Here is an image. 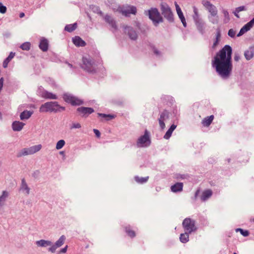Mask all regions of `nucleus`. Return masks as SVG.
<instances>
[{
    "mask_svg": "<svg viewBox=\"0 0 254 254\" xmlns=\"http://www.w3.org/2000/svg\"><path fill=\"white\" fill-rule=\"evenodd\" d=\"M228 35L231 37H234L236 35V32L232 29L229 30Z\"/></svg>",
    "mask_w": 254,
    "mask_h": 254,
    "instance_id": "obj_49",
    "label": "nucleus"
},
{
    "mask_svg": "<svg viewBox=\"0 0 254 254\" xmlns=\"http://www.w3.org/2000/svg\"><path fill=\"white\" fill-rule=\"evenodd\" d=\"M15 56V53L11 52L8 57L3 62V67L6 68L7 67L8 64L9 62L14 58Z\"/></svg>",
    "mask_w": 254,
    "mask_h": 254,
    "instance_id": "obj_27",
    "label": "nucleus"
},
{
    "mask_svg": "<svg viewBox=\"0 0 254 254\" xmlns=\"http://www.w3.org/2000/svg\"><path fill=\"white\" fill-rule=\"evenodd\" d=\"M170 127H176V126H175V125L173 124Z\"/></svg>",
    "mask_w": 254,
    "mask_h": 254,
    "instance_id": "obj_63",
    "label": "nucleus"
},
{
    "mask_svg": "<svg viewBox=\"0 0 254 254\" xmlns=\"http://www.w3.org/2000/svg\"><path fill=\"white\" fill-rule=\"evenodd\" d=\"M64 144L65 141L64 140H59L56 144V149L58 150L61 149Z\"/></svg>",
    "mask_w": 254,
    "mask_h": 254,
    "instance_id": "obj_42",
    "label": "nucleus"
},
{
    "mask_svg": "<svg viewBox=\"0 0 254 254\" xmlns=\"http://www.w3.org/2000/svg\"><path fill=\"white\" fill-rule=\"evenodd\" d=\"M30 46L31 44L29 42H25L21 45L20 48L23 50L28 51L30 49Z\"/></svg>",
    "mask_w": 254,
    "mask_h": 254,
    "instance_id": "obj_40",
    "label": "nucleus"
},
{
    "mask_svg": "<svg viewBox=\"0 0 254 254\" xmlns=\"http://www.w3.org/2000/svg\"><path fill=\"white\" fill-rule=\"evenodd\" d=\"M6 6L3 5L0 2V12L4 14L6 12Z\"/></svg>",
    "mask_w": 254,
    "mask_h": 254,
    "instance_id": "obj_46",
    "label": "nucleus"
},
{
    "mask_svg": "<svg viewBox=\"0 0 254 254\" xmlns=\"http://www.w3.org/2000/svg\"><path fill=\"white\" fill-rule=\"evenodd\" d=\"M77 111L83 116H88L94 112L92 108L84 107L77 108Z\"/></svg>",
    "mask_w": 254,
    "mask_h": 254,
    "instance_id": "obj_12",
    "label": "nucleus"
},
{
    "mask_svg": "<svg viewBox=\"0 0 254 254\" xmlns=\"http://www.w3.org/2000/svg\"><path fill=\"white\" fill-rule=\"evenodd\" d=\"M183 184L182 183H177L175 185L171 186V189L172 191L177 192L181 191L183 190Z\"/></svg>",
    "mask_w": 254,
    "mask_h": 254,
    "instance_id": "obj_21",
    "label": "nucleus"
},
{
    "mask_svg": "<svg viewBox=\"0 0 254 254\" xmlns=\"http://www.w3.org/2000/svg\"><path fill=\"white\" fill-rule=\"evenodd\" d=\"M214 116L211 115L204 118L202 121V125L204 127H208L214 120Z\"/></svg>",
    "mask_w": 254,
    "mask_h": 254,
    "instance_id": "obj_22",
    "label": "nucleus"
},
{
    "mask_svg": "<svg viewBox=\"0 0 254 254\" xmlns=\"http://www.w3.org/2000/svg\"><path fill=\"white\" fill-rule=\"evenodd\" d=\"M94 132L95 133V135L97 137H99L100 136V131L97 129H93Z\"/></svg>",
    "mask_w": 254,
    "mask_h": 254,
    "instance_id": "obj_51",
    "label": "nucleus"
},
{
    "mask_svg": "<svg viewBox=\"0 0 254 254\" xmlns=\"http://www.w3.org/2000/svg\"><path fill=\"white\" fill-rule=\"evenodd\" d=\"M232 48L228 45L223 47V78L228 77L232 69Z\"/></svg>",
    "mask_w": 254,
    "mask_h": 254,
    "instance_id": "obj_1",
    "label": "nucleus"
},
{
    "mask_svg": "<svg viewBox=\"0 0 254 254\" xmlns=\"http://www.w3.org/2000/svg\"><path fill=\"white\" fill-rule=\"evenodd\" d=\"M239 59H240V57L238 55H235L234 59L236 61H239Z\"/></svg>",
    "mask_w": 254,
    "mask_h": 254,
    "instance_id": "obj_56",
    "label": "nucleus"
},
{
    "mask_svg": "<svg viewBox=\"0 0 254 254\" xmlns=\"http://www.w3.org/2000/svg\"><path fill=\"white\" fill-rule=\"evenodd\" d=\"M82 68L89 72H94L95 71L94 63L93 61L87 58L84 57L82 59Z\"/></svg>",
    "mask_w": 254,
    "mask_h": 254,
    "instance_id": "obj_9",
    "label": "nucleus"
},
{
    "mask_svg": "<svg viewBox=\"0 0 254 254\" xmlns=\"http://www.w3.org/2000/svg\"><path fill=\"white\" fill-rule=\"evenodd\" d=\"M40 49L43 52H46L48 49V42L46 39H42L41 40L39 44Z\"/></svg>",
    "mask_w": 254,
    "mask_h": 254,
    "instance_id": "obj_25",
    "label": "nucleus"
},
{
    "mask_svg": "<svg viewBox=\"0 0 254 254\" xmlns=\"http://www.w3.org/2000/svg\"><path fill=\"white\" fill-rule=\"evenodd\" d=\"M36 244L38 247H46L52 245V242L51 241L45 240L37 241L36 242Z\"/></svg>",
    "mask_w": 254,
    "mask_h": 254,
    "instance_id": "obj_23",
    "label": "nucleus"
},
{
    "mask_svg": "<svg viewBox=\"0 0 254 254\" xmlns=\"http://www.w3.org/2000/svg\"><path fill=\"white\" fill-rule=\"evenodd\" d=\"M182 225L185 231L189 233L194 232L197 229L195 221L190 218H185L182 223Z\"/></svg>",
    "mask_w": 254,
    "mask_h": 254,
    "instance_id": "obj_6",
    "label": "nucleus"
},
{
    "mask_svg": "<svg viewBox=\"0 0 254 254\" xmlns=\"http://www.w3.org/2000/svg\"><path fill=\"white\" fill-rule=\"evenodd\" d=\"M254 25V18L242 28L240 32L238 34V36H240L244 34L245 33L250 30V29L252 28Z\"/></svg>",
    "mask_w": 254,
    "mask_h": 254,
    "instance_id": "obj_11",
    "label": "nucleus"
},
{
    "mask_svg": "<svg viewBox=\"0 0 254 254\" xmlns=\"http://www.w3.org/2000/svg\"><path fill=\"white\" fill-rule=\"evenodd\" d=\"M160 9L162 14L165 18L171 22L174 21L173 14L170 7L166 3L162 2L160 5Z\"/></svg>",
    "mask_w": 254,
    "mask_h": 254,
    "instance_id": "obj_5",
    "label": "nucleus"
},
{
    "mask_svg": "<svg viewBox=\"0 0 254 254\" xmlns=\"http://www.w3.org/2000/svg\"><path fill=\"white\" fill-rule=\"evenodd\" d=\"M150 143L149 133L147 130H145L144 134L138 139L137 146L138 147H145L149 146Z\"/></svg>",
    "mask_w": 254,
    "mask_h": 254,
    "instance_id": "obj_8",
    "label": "nucleus"
},
{
    "mask_svg": "<svg viewBox=\"0 0 254 254\" xmlns=\"http://www.w3.org/2000/svg\"><path fill=\"white\" fill-rule=\"evenodd\" d=\"M121 12L126 16H128L129 14H135L136 8L134 6H128L126 9L122 10Z\"/></svg>",
    "mask_w": 254,
    "mask_h": 254,
    "instance_id": "obj_14",
    "label": "nucleus"
},
{
    "mask_svg": "<svg viewBox=\"0 0 254 254\" xmlns=\"http://www.w3.org/2000/svg\"><path fill=\"white\" fill-rule=\"evenodd\" d=\"M212 192L210 190H207L203 191L201 196L202 201H205L212 195Z\"/></svg>",
    "mask_w": 254,
    "mask_h": 254,
    "instance_id": "obj_24",
    "label": "nucleus"
},
{
    "mask_svg": "<svg viewBox=\"0 0 254 254\" xmlns=\"http://www.w3.org/2000/svg\"><path fill=\"white\" fill-rule=\"evenodd\" d=\"M245 56L247 60H250L253 58L254 56V52L252 50L247 51L245 53Z\"/></svg>",
    "mask_w": 254,
    "mask_h": 254,
    "instance_id": "obj_38",
    "label": "nucleus"
},
{
    "mask_svg": "<svg viewBox=\"0 0 254 254\" xmlns=\"http://www.w3.org/2000/svg\"><path fill=\"white\" fill-rule=\"evenodd\" d=\"M237 232H240L242 235L244 237H247L249 235V232L247 230H244L241 228H237L236 229Z\"/></svg>",
    "mask_w": 254,
    "mask_h": 254,
    "instance_id": "obj_39",
    "label": "nucleus"
},
{
    "mask_svg": "<svg viewBox=\"0 0 254 254\" xmlns=\"http://www.w3.org/2000/svg\"><path fill=\"white\" fill-rule=\"evenodd\" d=\"M202 4L211 13V16H214L215 17V16L217 15V11L216 8L214 5L212 4L210 1L207 0H203L202 1Z\"/></svg>",
    "mask_w": 254,
    "mask_h": 254,
    "instance_id": "obj_10",
    "label": "nucleus"
},
{
    "mask_svg": "<svg viewBox=\"0 0 254 254\" xmlns=\"http://www.w3.org/2000/svg\"><path fill=\"white\" fill-rule=\"evenodd\" d=\"M73 127H80V126L77 124L76 125H74Z\"/></svg>",
    "mask_w": 254,
    "mask_h": 254,
    "instance_id": "obj_61",
    "label": "nucleus"
},
{
    "mask_svg": "<svg viewBox=\"0 0 254 254\" xmlns=\"http://www.w3.org/2000/svg\"><path fill=\"white\" fill-rule=\"evenodd\" d=\"M73 44L77 47H84L86 45V43L80 37L75 36L72 38Z\"/></svg>",
    "mask_w": 254,
    "mask_h": 254,
    "instance_id": "obj_18",
    "label": "nucleus"
},
{
    "mask_svg": "<svg viewBox=\"0 0 254 254\" xmlns=\"http://www.w3.org/2000/svg\"><path fill=\"white\" fill-rule=\"evenodd\" d=\"M58 248V247L56 245H53L51 248H50L49 249V251L53 253L55 252L56 249Z\"/></svg>",
    "mask_w": 254,
    "mask_h": 254,
    "instance_id": "obj_50",
    "label": "nucleus"
},
{
    "mask_svg": "<svg viewBox=\"0 0 254 254\" xmlns=\"http://www.w3.org/2000/svg\"><path fill=\"white\" fill-rule=\"evenodd\" d=\"M98 117L100 118V120L102 121H110L115 118L114 115L110 114H105L98 113Z\"/></svg>",
    "mask_w": 254,
    "mask_h": 254,
    "instance_id": "obj_20",
    "label": "nucleus"
},
{
    "mask_svg": "<svg viewBox=\"0 0 254 254\" xmlns=\"http://www.w3.org/2000/svg\"><path fill=\"white\" fill-rule=\"evenodd\" d=\"M149 179V177H139L138 176H136L134 177V180L135 181L137 182L138 183H140V184H143V183H144L145 182H146Z\"/></svg>",
    "mask_w": 254,
    "mask_h": 254,
    "instance_id": "obj_33",
    "label": "nucleus"
},
{
    "mask_svg": "<svg viewBox=\"0 0 254 254\" xmlns=\"http://www.w3.org/2000/svg\"><path fill=\"white\" fill-rule=\"evenodd\" d=\"M169 113L166 110L164 111L160 115V118L159 119V122L160 127H164L165 124L164 121L166 119L168 118Z\"/></svg>",
    "mask_w": 254,
    "mask_h": 254,
    "instance_id": "obj_19",
    "label": "nucleus"
},
{
    "mask_svg": "<svg viewBox=\"0 0 254 254\" xmlns=\"http://www.w3.org/2000/svg\"><path fill=\"white\" fill-rule=\"evenodd\" d=\"M8 196V192L6 191H3L1 195L0 196V206H2Z\"/></svg>",
    "mask_w": 254,
    "mask_h": 254,
    "instance_id": "obj_28",
    "label": "nucleus"
},
{
    "mask_svg": "<svg viewBox=\"0 0 254 254\" xmlns=\"http://www.w3.org/2000/svg\"><path fill=\"white\" fill-rule=\"evenodd\" d=\"M104 19L105 22L109 24L113 28L116 30L117 29V26L116 25V21L112 18V17L108 14H106L104 16Z\"/></svg>",
    "mask_w": 254,
    "mask_h": 254,
    "instance_id": "obj_13",
    "label": "nucleus"
},
{
    "mask_svg": "<svg viewBox=\"0 0 254 254\" xmlns=\"http://www.w3.org/2000/svg\"><path fill=\"white\" fill-rule=\"evenodd\" d=\"M125 32L127 33L129 38L132 40H136L137 37L136 32L131 28L127 26L125 27Z\"/></svg>",
    "mask_w": 254,
    "mask_h": 254,
    "instance_id": "obj_16",
    "label": "nucleus"
},
{
    "mask_svg": "<svg viewBox=\"0 0 254 254\" xmlns=\"http://www.w3.org/2000/svg\"><path fill=\"white\" fill-rule=\"evenodd\" d=\"M146 12H147L149 18L153 21L155 26L163 21L162 17L156 8H151Z\"/></svg>",
    "mask_w": 254,
    "mask_h": 254,
    "instance_id": "obj_3",
    "label": "nucleus"
},
{
    "mask_svg": "<svg viewBox=\"0 0 254 254\" xmlns=\"http://www.w3.org/2000/svg\"><path fill=\"white\" fill-rule=\"evenodd\" d=\"M175 5L177 12H179L180 11H181V9L179 5L178 4L177 2H175Z\"/></svg>",
    "mask_w": 254,
    "mask_h": 254,
    "instance_id": "obj_52",
    "label": "nucleus"
},
{
    "mask_svg": "<svg viewBox=\"0 0 254 254\" xmlns=\"http://www.w3.org/2000/svg\"><path fill=\"white\" fill-rule=\"evenodd\" d=\"M209 20L213 24L217 23L218 22V18L217 15L215 16V17L214 16H211L209 17Z\"/></svg>",
    "mask_w": 254,
    "mask_h": 254,
    "instance_id": "obj_45",
    "label": "nucleus"
},
{
    "mask_svg": "<svg viewBox=\"0 0 254 254\" xmlns=\"http://www.w3.org/2000/svg\"><path fill=\"white\" fill-rule=\"evenodd\" d=\"M65 110V107L60 106L57 102H48L41 105L40 112H58Z\"/></svg>",
    "mask_w": 254,
    "mask_h": 254,
    "instance_id": "obj_2",
    "label": "nucleus"
},
{
    "mask_svg": "<svg viewBox=\"0 0 254 254\" xmlns=\"http://www.w3.org/2000/svg\"><path fill=\"white\" fill-rule=\"evenodd\" d=\"M42 148V146L40 144L34 145L29 147V149L31 151V152L32 154L36 153L39 151Z\"/></svg>",
    "mask_w": 254,
    "mask_h": 254,
    "instance_id": "obj_34",
    "label": "nucleus"
},
{
    "mask_svg": "<svg viewBox=\"0 0 254 254\" xmlns=\"http://www.w3.org/2000/svg\"><path fill=\"white\" fill-rule=\"evenodd\" d=\"M77 25L76 23L66 25L64 27V30L68 32H72L76 29Z\"/></svg>",
    "mask_w": 254,
    "mask_h": 254,
    "instance_id": "obj_30",
    "label": "nucleus"
},
{
    "mask_svg": "<svg viewBox=\"0 0 254 254\" xmlns=\"http://www.w3.org/2000/svg\"><path fill=\"white\" fill-rule=\"evenodd\" d=\"M193 12L194 13V19L195 21V19L199 18L198 10L196 7H193Z\"/></svg>",
    "mask_w": 254,
    "mask_h": 254,
    "instance_id": "obj_48",
    "label": "nucleus"
},
{
    "mask_svg": "<svg viewBox=\"0 0 254 254\" xmlns=\"http://www.w3.org/2000/svg\"><path fill=\"white\" fill-rule=\"evenodd\" d=\"M248 160V156H245V159H243V160H242L241 158H238V162H243V161H245V162H247Z\"/></svg>",
    "mask_w": 254,
    "mask_h": 254,
    "instance_id": "obj_53",
    "label": "nucleus"
},
{
    "mask_svg": "<svg viewBox=\"0 0 254 254\" xmlns=\"http://www.w3.org/2000/svg\"><path fill=\"white\" fill-rule=\"evenodd\" d=\"M32 154L29 148H25L22 149L17 154V157H21L23 156H26Z\"/></svg>",
    "mask_w": 254,
    "mask_h": 254,
    "instance_id": "obj_26",
    "label": "nucleus"
},
{
    "mask_svg": "<svg viewBox=\"0 0 254 254\" xmlns=\"http://www.w3.org/2000/svg\"><path fill=\"white\" fill-rule=\"evenodd\" d=\"M24 126V124L19 121H15L12 124V127H23Z\"/></svg>",
    "mask_w": 254,
    "mask_h": 254,
    "instance_id": "obj_44",
    "label": "nucleus"
},
{
    "mask_svg": "<svg viewBox=\"0 0 254 254\" xmlns=\"http://www.w3.org/2000/svg\"><path fill=\"white\" fill-rule=\"evenodd\" d=\"M231 160V158H229V159H227V161H228V163H230Z\"/></svg>",
    "mask_w": 254,
    "mask_h": 254,
    "instance_id": "obj_62",
    "label": "nucleus"
},
{
    "mask_svg": "<svg viewBox=\"0 0 254 254\" xmlns=\"http://www.w3.org/2000/svg\"><path fill=\"white\" fill-rule=\"evenodd\" d=\"M33 112L29 111H24L20 114V117L21 120L27 119L31 117Z\"/></svg>",
    "mask_w": 254,
    "mask_h": 254,
    "instance_id": "obj_29",
    "label": "nucleus"
},
{
    "mask_svg": "<svg viewBox=\"0 0 254 254\" xmlns=\"http://www.w3.org/2000/svg\"><path fill=\"white\" fill-rule=\"evenodd\" d=\"M199 192V190H197L196 192H195V198H196L197 195L198 194Z\"/></svg>",
    "mask_w": 254,
    "mask_h": 254,
    "instance_id": "obj_60",
    "label": "nucleus"
},
{
    "mask_svg": "<svg viewBox=\"0 0 254 254\" xmlns=\"http://www.w3.org/2000/svg\"><path fill=\"white\" fill-rule=\"evenodd\" d=\"M220 36H221V33H220V30H219L218 31V32H217V34L216 35V41L213 43V46H212L213 48H215V47L217 45L218 42V40L220 38Z\"/></svg>",
    "mask_w": 254,
    "mask_h": 254,
    "instance_id": "obj_43",
    "label": "nucleus"
},
{
    "mask_svg": "<svg viewBox=\"0 0 254 254\" xmlns=\"http://www.w3.org/2000/svg\"><path fill=\"white\" fill-rule=\"evenodd\" d=\"M14 131H19L21 130L22 128H12Z\"/></svg>",
    "mask_w": 254,
    "mask_h": 254,
    "instance_id": "obj_57",
    "label": "nucleus"
},
{
    "mask_svg": "<svg viewBox=\"0 0 254 254\" xmlns=\"http://www.w3.org/2000/svg\"><path fill=\"white\" fill-rule=\"evenodd\" d=\"M3 78H1L0 79V91L2 89V87L3 86Z\"/></svg>",
    "mask_w": 254,
    "mask_h": 254,
    "instance_id": "obj_55",
    "label": "nucleus"
},
{
    "mask_svg": "<svg viewBox=\"0 0 254 254\" xmlns=\"http://www.w3.org/2000/svg\"><path fill=\"white\" fill-rule=\"evenodd\" d=\"M100 14L101 15H102V16L103 15V13L101 11L100 12Z\"/></svg>",
    "mask_w": 254,
    "mask_h": 254,
    "instance_id": "obj_64",
    "label": "nucleus"
},
{
    "mask_svg": "<svg viewBox=\"0 0 254 254\" xmlns=\"http://www.w3.org/2000/svg\"><path fill=\"white\" fill-rule=\"evenodd\" d=\"M212 66L216 68L217 72L222 75V49H221L214 57Z\"/></svg>",
    "mask_w": 254,
    "mask_h": 254,
    "instance_id": "obj_4",
    "label": "nucleus"
},
{
    "mask_svg": "<svg viewBox=\"0 0 254 254\" xmlns=\"http://www.w3.org/2000/svg\"><path fill=\"white\" fill-rule=\"evenodd\" d=\"M64 101L72 106H78L83 103L82 100L69 93H64L63 95Z\"/></svg>",
    "mask_w": 254,
    "mask_h": 254,
    "instance_id": "obj_7",
    "label": "nucleus"
},
{
    "mask_svg": "<svg viewBox=\"0 0 254 254\" xmlns=\"http://www.w3.org/2000/svg\"><path fill=\"white\" fill-rule=\"evenodd\" d=\"M189 233L185 232V233L181 234L180 237V240L183 243H186L189 240Z\"/></svg>",
    "mask_w": 254,
    "mask_h": 254,
    "instance_id": "obj_31",
    "label": "nucleus"
},
{
    "mask_svg": "<svg viewBox=\"0 0 254 254\" xmlns=\"http://www.w3.org/2000/svg\"><path fill=\"white\" fill-rule=\"evenodd\" d=\"M67 246H66L64 248L61 250L60 253H65L67 251Z\"/></svg>",
    "mask_w": 254,
    "mask_h": 254,
    "instance_id": "obj_54",
    "label": "nucleus"
},
{
    "mask_svg": "<svg viewBox=\"0 0 254 254\" xmlns=\"http://www.w3.org/2000/svg\"><path fill=\"white\" fill-rule=\"evenodd\" d=\"M245 6H240L239 7H238L237 8H236V10H235V15L239 17V16L238 15V14H237V13H238L240 11H243V10H245Z\"/></svg>",
    "mask_w": 254,
    "mask_h": 254,
    "instance_id": "obj_47",
    "label": "nucleus"
},
{
    "mask_svg": "<svg viewBox=\"0 0 254 254\" xmlns=\"http://www.w3.org/2000/svg\"><path fill=\"white\" fill-rule=\"evenodd\" d=\"M24 16H25V14H24L23 12H21V13H20V14H19V17H20V18H22V17H23Z\"/></svg>",
    "mask_w": 254,
    "mask_h": 254,
    "instance_id": "obj_59",
    "label": "nucleus"
},
{
    "mask_svg": "<svg viewBox=\"0 0 254 254\" xmlns=\"http://www.w3.org/2000/svg\"><path fill=\"white\" fill-rule=\"evenodd\" d=\"M175 128H169L168 130L167 131V132L165 134L164 138L166 139H169L173 131H174V130Z\"/></svg>",
    "mask_w": 254,
    "mask_h": 254,
    "instance_id": "obj_41",
    "label": "nucleus"
},
{
    "mask_svg": "<svg viewBox=\"0 0 254 254\" xmlns=\"http://www.w3.org/2000/svg\"><path fill=\"white\" fill-rule=\"evenodd\" d=\"M41 97L48 99H57L58 98V96L56 94L46 90L42 92Z\"/></svg>",
    "mask_w": 254,
    "mask_h": 254,
    "instance_id": "obj_17",
    "label": "nucleus"
},
{
    "mask_svg": "<svg viewBox=\"0 0 254 254\" xmlns=\"http://www.w3.org/2000/svg\"><path fill=\"white\" fill-rule=\"evenodd\" d=\"M228 15V13L227 11H223V16L225 17H227Z\"/></svg>",
    "mask_w": 254,
    "mask_h": 254,
    "instance_id": "obj_58",
    "label": "nucleus"
},
{
    "mask_svg": "<svg viewBox=\"0 0 254 254\" xmlns=\"http://www.w3.org/2000/svg\"><path fill=\"white\" fill-rule=\"evenodd\" d=\"M195 22L197 30L201 34H203L204 33L205 29L204 23L201 19L198 18L195 19Z\"/></svg>",
    "mask_w": 254,
    "mask_h": 254,
    "instance_id": "obj_15",
    "label": "nucleus"
},
{
    "mask_svg": "<svg viewBox=\"0 0 254 254\" xmlns=\"http://www.w3.org/2000/svg\"><path fill=\"white\" fill-rule=\"evenodd\" d=\"M65 238L64 236H62L60 239L56 242L55 245L59 248L62 246L65 241Z\"/></svg>",
    "mask_w": 254,
    "mask_h": 254,
    "instance_id": "obj_36",
    "label": "nucleus"
},
{
    "mask_svg": "<svg viewBox=\"0 0 254 254\" xmlns=\"http://www.w3.org/2000/svg\"><path fill=\"white\" fill-rule=\"evenodd\" d=\"M21 189L23 190H25L27 194H28L29 193L30 189L28 188L24 179H22V180Z\"/></svg>",
    "mask_w": 254,
    "mask_h": 254,
    "instance_id": "obj_32",
    "label": "nucleus"
},
{
    "mask_svg": "<svg viewBox=\"0 0 254 254\" xmlns=\"http://www.w3.org/2000/svg\"><path fill=\"white\" fill-rule=\"evenodd\" d=\"M126 232L131 238H133L135 236V233L134 231L130 230L129 227H126L125 228Z\"/></svg>",
    "mask_w": 254,
    "mask_h": 254,
    "instance_id": "obj_37",
    "label": "nucleus"
},
{
    "mask_svg": "<svg viewBox=\"0 0 254 254\" xmlns=\"http://www.w3.org/2000/svg\"><path fill=\"white\" fill-rule=\"evenodd\" d=\"M177 14L178 15L179 17L181 19V22H182L183 25L185 27H186L187 23H186L185 18V17H184V15H183V13L182 10L180 11L179 12H177Z\"/></svg>",
    "mask_w": 254,
    "mask_h": 254,
    "instance_id": "obj_35",
    "label": "nucleus"
}]
</instances>
